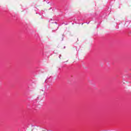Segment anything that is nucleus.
<instances>
[{"instance_id":"39448f33","label":"nucleus","mask_w":131,"mask_h":131,"mask_svg":"<svg viewBox=\"0 0 131 131\" xmlns=\"http://www.w3.org/2000/svg\"><path fill=\"white\" fill-rule=\"evenodd\" d=\"M68 25V24H65V25Z\"/></svg>"},{"instance_id":"0eeeda50","label":"nucleus","mask_w":131,"mask_h":131,"mask_svg":"<svg viewBox=\"0 0 131 131\" xmlns=\"http://www.w3.org/2000/svg\"><path fill=\"white\" fill-rule=\"evenodd\" d=\"M64 49H65V47H64Z\"/></svg>"},{"instance_id":"7ed1b4c3","label":"nucleus","mask_w":131,"mask_h":131,"mask_svg":"<svg viewBox=\"0 0 131 131\" xmlns=\"http://www.w3.org/2000/svg\"><path fill=\"white\" fill-rule=\"evenodd\" d=\"M61 58V55H60V56H59V58Z\"/></svg>"},{"instance_id":"f03ea898","label":"nucleus","mask_w":131,"mask_h":131,"mask_svg":"<svg viewBox=\"0 0 131 131\" xmlns=\"http://www.w3.org/2000/svg\"><path fill=\"white\" fill-rule=\"evenodd\" d=\"M54 23H55V24H58V23H57V22H56V21H55Z\"/></svg>"},{"instance_id":"20e7f679","label":"nucleus","mask_w":131,"mask_h":131,"mask_svg":"<svg viewBox=\"0 0 131 131\" xmlns=\"http://www.w3.org/2000/svg\"><path fill=\"white\" fill-rule=\"evenodd\" d=\"M58 26H61V25H59Z\"/></svg>"},{"instance_id":"f257e3e1","label":"nucleus","mask_w":131,"mask_h":131,"mask_svg":"<svg viewBox=\"0 0 131 131\" xmlns=\"http://www.w3.org/2000/svg\"><path fill=\"white\" fill-rule=\"evenodd\" d=\"M87 24H90V22H86Z\"/></svg>"},{"instance_id":"423d86ee","label":"nucleus","mask_w":131,"mask_h":131,"mask_svg":"<svg viewBox=\"0 0 131 131\" xmlns=\"http://www.w3.org/2000/svg\"><path fill=\"white\" fill-rule=\"evenodd\" d=\"M48 131H52V130H49Z\"/></svg>"}]
</instances>
